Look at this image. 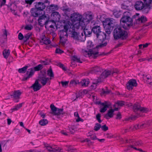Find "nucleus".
Instances as JSON below:
<instances>
[{
  "mask_svg": "<svg viewBox=\"0 0 152 152\" xmlns=\"http://www.w3.org/2000/svg\"><path fill=\"white\" fill-rule=\"evenodd\" d=\"M18 38L20 40H21L23 39V40H24V37L22 34L21 33H19L18 34Z\"/></svg>",
  "mask_w": 152,
  "mask_h": 152,
  "instance_id": "53",
  "label": "nucleus"
},
{
  "mask_svg": "<svg viewBox=\"0 0 152 152\" xmlns=\"http://www.w3.org/2000/svg\"><path fill=\"white\" fill-rule=\"evenodd\" d=\"M3 36L4 39H6L7 36V31L6 29H3Z\"/></svg>",
  "mask_w": 152,
  "mask_h": 152,
  "instance_id": "49",
  "label": "nucleus"
},
{
  "mask_svg": "<svg viewBox=\"0 0 152 152\" xmlns=\"http://www.w3.org/2000/svg\"><path fill=\"white\" fill-rule=\"evenodd\" d=\"M102 69L99 66H96L92 67L90 70V72L92 74H97L101 72Z\"/></svg>",
  "mask_w": 152,
  "mask_h": 152,
  "instance_id": "24",
  "label": "nucleus"
},
{
  "mask_svg": "<svg viewBox=\"0 0 152 152\" xmlns=\"http://www.w3.org/2000/svg\"><path fill=\"white\" fill-rule=\"evenodd\" d=\"M93 15L92 14H88L86 15L85 18H83V21L85 23V26L93 19Z\"/></svg>",
  "mask_w": 152,
  "mask_h": 152,
  "instance_id": "23",
  "label": "nucleus"
},
{
  "mask_svg": "<svg viewBox=\"0 0 152 152\" xmlns=\"http://www.w3.org/2000/svg\"><path fill=\"white\" fill-rule=\"evenodd\" d=\"M121 118V114L120 113H118L117 114L116 119H120Z\"/></svg>",
  "mask_w": 152,
  "mask_h": 152,
  "instance_id": "61",
  "label": "nucleus"
},
{
  "mask_svg": "<svg viewBox=\"0 0 152 152\" xmlns=\"http://www.w3.org/2000/svg\"><path fill=\"white\" fill-rule=\"evenodd\" d=\"M10 51L9 50H4L3 52V54L4 57L6 58H7L10 55Z\"/></svg>",
  "mask_w": 152,
  "mask_h": 152,
  "instance_id": "35",
  "label": "nucleus"
},
{
  "mask_svg": "<svg viewBox=\"0 0 152 152\" xmlns=\"http://www.w3.org/2000/svg\"><path fill=\"white\" fill-rule=\"evenodd\" d=\"M50 80L49 78L46 77L45 72H43L39 74L38 80L44 86L46 85L47 82Z\"/></svg>",
  "mask_w": 152,
  "mask_h": 152,
  "instance_id": "11",
  "label": "nucleus"
},
{
  "mask_svg": "<svg viewBox=\"0 0 152 152\" xmlns=\"http://www.w3.org/2000/svg\"><path fill=\"white\" fill-rule=\"evenodd\" d=\"M137 86L136 80L132 79L129 80L126 84V87L127 89L132 90L134 87H136Z\"/></svg>",
  "mask_w": 152,
  "mask_h": 152,
  "instance_id": "15",
  "label": "nucleus"
},
{
  "mask_svg": "<svg viewBox=\"0 0 152 152\" xmlns=\"http://www.w3.org/2000/svg\"><path fill=\"white\" fill-rule=\"evenodd\" d=\"M50 35L52 36V38L53 39L56 36V34L54 32H53L50 33Z\"/></svg>",
  "mask_w": 152,
  "mask_h": 152,
  "instance_id": "64",
  "label": "nucleus"
},
{
  "mask_svg": "<svg viewBox=\"0 0 152 152\" xmlns=\"http://www.w3.org/2000/svg\"><path fill=\"white\" fill-rule=\"evenodd\" d=\"M31 34L30 33H28L24 35V41L26 42L28 40L30 37Z\"/></svg>",
  "mask_w": 152,
  "mask_h": 152,
  "instance_id": "46",
  "label": "nucleus"
},
{
  "mask_svg": "<svg viewBox=\"0 0 152 152\" xmlns=\"http://www.w3.org/2000/svg\"><path fill=\"white\" fill-rule=\"evenodd\" d=\"M71 20L73 21V27L77 29L81 27L83 28L85 27V23L83 21V16L78 13H74L71 15L70 17Z\"/></svg>",
  "mask_w": 152,
  "mask_h": 152,
  "instance_id": "1",
  "label": "nucleus"
},
{
  "mask_svg": "<svg viewBox=\"0 0 152 152\" xmlns=\"http://www.w3.org/2000/svg\"><path fill=\"white\" fill-rule=\"evenodd\" d=\"M82 93L80 92H78L77 94L76 95V99L74 100V101L76 100V99L82 96Z\"/></svg>",
  "mask_w": 152,
  "mask_h": 152,
  "instance_id": "56",
  "label": "nucleus"
},
{
  "mask_svg": "<svg viewBox=\"0 0 152 152\" xmlns=\"http://www.w3.org/2000/svg\"><path fill=\"white\" fill-rule=\"evenodd\" d=\"M147 21V19L146 17L142 15L136 20V23L137 24H140V23H144Z\"/></svg>",
  "mask_w": 152,
  "mask_h": 152,
  "instance_id": "31",
  "label": "nucleus"
},
{
  "mask_svg": "<svg viewBox=\"0 0 152 152\" xmlns=\"http://www.w3.org/2000/svg\"><path fill=\"white\" fill-rule=\"evenodd\" d=\"M127 35V32L122 29L121 27H118L114 30L113 36L115 39H126Z\"/></svg>",
  "mask_w": 152,
  "mask_h": 152,
  "instance_id": "4",
  "label": "nucleus"
},
{
  "mask_svg": "<svg viewBox=\"0 0 152 152\" xmlns=\"http://www.w3.org/2000/svg\"><path fill=\"white\" fill-rule=\"evenodd\" d=\"M49 18L48 16L43 15L39 17L38 20L39 24L41 26H43L45 25V27L48 26V23H50L49 21Z\"/></svg>",
  "mask_w": 152,
  "mask_h": 152,
  "instance_id": "9",
  "label": "nucleus"
},
{
  "mask_svg": "<svg viewBox=\"0 0 152 152\" xmlns=\"http://www.w3.org/2000/svg\"><path fill=\"white\" fill-rule=\"evenodd\" d=\"M6 0H0V6L1 7L4 5L6 3Z\"/></svg>",
  "mask_w": 152,
  "mask_h": 152,
  "instance_id": "60",
  "label": "nucleus"
},
{
  "mask_svg": "<svg viewBox=\"0 0 152 152\" xmlns=\"http://www.w3.org/2000/svg\"><path fill=\"white\" fill-rule=\"evenodd\" d=\"M72 59L74 61L77 62L81 63V62L80 61V58H77V56L74 55L72 56Z\"/></svg>",
  "mask_w": 152,
  "mask_h": 152,
  "instance_id": "44",
  "label": "nucleus"
},
{
  "mask_svg": "<svg viewBox=\"0 0 152 152\" xmlns=\"http://www.w3.org/2000/svg\"><path fill=\"white\" fill-rule=\"evenodd\" d=\"M51 16L56 21H59L61 17L59 12H52L51 14Z\"/></svg>",
  "mask_w": 152,
  "mask_h": 152,
  "instance_id": "25",
  "label": "nucleus"
},
{
  "mask_svg": "<svg viewBox=\"0 0 152 152\" xmlns=\"http://www.w3.org/2000/svg\"><path fill=\"white\" fill-rule=\"evenodd\" d=\"M87 32V31H85L84 33V34H83V32L81 33L80 35H79V34L77 39L76 40L80 42L84 41L86 39V35L87 34H86Z\"/></svg>",
  "mask_w": 152,
  "mask_h": 152,
  "instance_id": "22",
  "label": "nucleus"
},
{
  "mask_svg": "<svg viewBox=\"0 0 152 152\" xmlns=\"http://www.w3.org/2000/svg\"><path fill=\"white\" fill-rule=\"evenodd\" d=\"M72 27H73L72 24L69 22H67L64 26V29L60 31L59 34L60 41L63 43L64 44L66 41L68 34L71 31V30H72Z\"/></svg>",
  "mask_w": 152,
  "mask_h": 152,
  "instance_id": "2",
  "label": "nucleus"
},
{
  "mask_svg": "<svg viewBox=\"0 0 152 152\" xmlns=\"http://www.w3.org/2000/svg\"><path fill=\"white\" fill-rule=\"evenodd\" d=\"M88 50V51L84 50H82V53L85 56H88L91 58H95L99 55L98 52L96 51L95 49Z\"/></svg>",
  "mask_w": 152,
  "mask_h": 152,
  "instance_id": "8",
  "label": "nucleus"
},
{
  "mask_svg": "<svg viewBox=\"0 0 152 152\" xmlns=\"http://www.w3.org/2000/svg\"><path fill=\"white\" fill-rule=\"evenodd\" d=\"M21 94V93L19 90L15 91H12L10 96L13 98V100L16 103L19 102V99L20 98V96Z\"/></svg>",
  "mask_w": 152,
  "mask_h": 152,
  "instance_id": "12",
  "label": "nucleus"
},
{
  "mask_svg": "<svg viewBox=\"0 0 152 152\" xmlns=\"http://www.w3.org/2000/svg\"><path fill=\"white\" fill-rule=\"evenodd\" d=\"M118 110V108L115 107L114 109L109 110L107 114L104 116V118L106 119H108L109 118L113 117L114 114L113 113L115 111H117Z\"/></svg>",
  "mask_w": 152,
  "mask_h": 152,
  "instance_id": "19",
  "label": "nucleus"
},
{
  "mask_svg": "<svg viewBox=\"0 0 152 152\" xmlns=\"http://www.w3.org/2000/svg\"><path fill=\"white\" fill-rule=\"evenodd\" d=\"M112 72L109 70H104L101 75V77L102 78H105L107 77L109 75H111Z\"/></svg>",
  "mask_w": 152,
  "mask_h": 152,
  "instance_id": "28",
  "label": "nucleus"
},
{
  "mask_svg": "<svg viewBox=\"0 0 152 152\" xmlns=\"http://www.w3.org/2000/svg\"><path fill=\"white\" fill-rule=\"evenodd\" d=\"M33 28V27L31 25H28L26 26L25 27V29L26 30H30L32 29Z\"/></svg>",
  "mask_w": 152,
  "mask_h": 152,
  "instance_id": "51",
  "label": "nucleus"
},
{
  "mask_svg": "<svg viewBox=\"0 0 152 152\" xmlns=\"http://www.w3.org/2000/svg\"><path fill=\"white\" fill-rule=\"evenodd\" d=\"M125 102H124L122 101H119L117 102L114 105V107H115L117 106H122L124 105H125Z\"/></svg>",
  "mask_w": 152,
  "mask_h": 152,
  "instance_id": "38",
  "label": "nucleus"
},
{
  "mask_svg": "<svg viewBox=\"0 0 152 152\" xmlns=\"http://www.w3.org/2000/svg\"><path fill=\"white\" fill-rule=\"evenodd\" d=\"M48 123V121L47 119H44L42 120H40L39 122V124L41 126H45Z\"/></svg>",
  "mask_w": 152,
  "mask_h": 152,
  "instance_id": "37",
  "label": "nucleus"
},
{
  "mask_svg": "<svg viewBox=\"0 0 152 152\" xmlns=\"http://www.w3.org/2000/svg\"><path fill=\"white\" fill-rule=\"evenodd\" d=\"M101 116V114L99 113H98L96 115V119L98 120V122L99 123H100L102 122V121L100 119Z\"/></svg>",
  "mask_w": 152,
  "mask_h": 152,
  "instance_id": "50",
  "label": "nucleus"
},
{
  "mask_svg": "<svg viewBox=\"0 0 152 152\" xmlns=\"http://www.w3.org/2000/svg\"><path fill=\"white\" fill-rule=\"evenodd\" d=\"M35 7L38 10L42 11L45 8L46 6L44 3L39 2L36 4Z\"/></svg>",
  "mask_w": 152,
  "mask_h": 152,
  "instance_id": "29",
  "label": "nucleus"
},
{
  "mask_svg": "<svg viewBox=\"0 0 152 152\" xmlns=\"http://www.w3.org/2000/svg\"><path fill=\"white\" fill-rule=\"evenodd\" d=\"M107 137L108 138H116V137H115L113 135L110 134H107Z\"/></svg>",
  "mask_w": 152,
  "mask_h": 152,
  "instance_id": "62",
  "label": "nucleus"
},
{
  "mask_svg": "<svg viewBox=\"0 0 152 152\" xmlns=\"http://www.w3.org/2000/svg\"><path fill=\"white\" fill-rule=\"evenodd\" d=\"M69 81H61V83L63 87H65L68 86L69 83Z\"/></svg>",
  "mask_w": 152,
  "mask_h": 152,
  "instance_id": "52",
  "label": "nucleus"
},
{
  "mask_svg": "<svg viewBox=\"0 0 152 152\" xmlns=\"http://www.w3.org/2000/svg\"><path fill=\"white\" fill-rule=\"evenodd\" d=\"M101 128V125L98 123H96L94 127V130L96 131H98Z\"/></svg>",
  "mask_w": 152,
  "mask_h": 152,
  "instance_id": "47",
  "label": "nucleus"
},
{
  "mask_svg": "<svg viewBox=\"0 0 152 152\" xmlns=\"http://www.w3.org/2000/svg\"><path fill=\"white\" fill-rule=\"evenodd\" d=\"M99 83V81L98 80L94 82L93 83V84L91 85V87L93 89H95L98 83Z\"/></svg>",
  "mask_w": 152,
  "mask_h": 152,
  "instance_id": "43",
  "label": "nucleus"
},
{
  "mask_svg": "<svg viewBox=\"0 0 152 152\" xmlns=\"http://www.w3.org/2000/svg\"><path fill=\"white\" fill-rule=\"evenodd\" d=\"M45 147L48 151L50 152H60L61 149L56 145L51 146L49 145H45Z\"/></svg>",
  "mask_w": 152,
  "mask_h": 152,
  "instance_id": "18",
  "label": "nucleus"
},
{
  "mask_svg": "<svg viewBox=\"0 0 152 152\" xmlns=\"http://www.w3.org/2000/svg\"><path fill=\"white\" fill-rule=\"evenodd\" d=\"M113 21L110 18H107L103 22V25L105 32L108 34H110L113 27Z\"/></svg>",
  "mask_w": 152,
  "mask_h": 152,
  "instance_id": "6",
  "label": "nucleus"
},
{
  "mask_svg": "<svg viewBox=\"0 0 152 152\" xmlns=\"http://www.w3.org/2000/svg\"><path fill=\"white\" fill-rule=\"evenodd\" d=\"M33 88V90L34 91H37L39 90L41 88V86L40 84L39 83L38 80H36L34 83L31 86Z\"/></svg>",
  "mask_w": 152,
  "mask_h": 152,
  "instance_id": "27",
  "label": "nucleus"
},
{
  "mask_svg": "<svg viewBox=\"0 0 152 152\" xmlns=\"http://www.w3.org/2000/svg\"><path fill=\"white\" fill-rule=\"evenodd\" d=\"M58 9V6L56 4H52L46 8V10L49 12L57 10Z\"/></svg>",
  "mask_w": 152,
  "mask_h": 152,
  "instance_id": "20",
  "label": "nucleus"
},
{
  "mask_svg": "<svg viewBox=\"0 0 152 152\" xmlns=\"http://www.w3.org/2000/svg\"><path fill=\"white\" fill-rule=\"evenodd\" d=\"M134 111L135 112L140 111L142 112L146 113L150 111V110L146 108L141 107L139 104H135L133 107Z\"/></svg>",
  "mask_w": 152,
  "mask_h": 152,
  "instance_id": "13",
  "label": "nucleus"
},
{
  "mask_svg": "<svg viewBox=\"0 0 152 152\" xmlns=\"http://www.w3.org/2000/svg\"><path fill=\"white\" fill-rule=\"evenodd\" d=\"M35 70L33 68H31L28 69L26 72V73L23 79V81H26L31 77L34 75Z\"/></svg>",
  "mask_w": 152,
  "mask_h": 152,
  "instance_id": "16",
  "label": "nucleus"
},
{
  "mask_svg": "<svg viewBox=\"0 0 152 152\" xmlns=\"http://www.w3.org/2000/svg\"><path fill=\"white\" fill-rule=\"evenodd\" d=\"M144 4L145 6H146V8L147 10L146 11H145V12L147 13L150 10V8L149 7V5L152 2V0H143Z\"/></svg>",
  "mask_w": 152,
  "mask_h": 152,
  "instance_id": "32",
  "label": "nucleus"
},
{
  "mask_svg": "<svg viewBox=\"0 0 152 152\" xmlns=\"http://www.w3.org/2000/svg\"><path fill=\"white\" fill-rule=\"evenodd\" d=\"M139 124L140 129H142L145 128L146 125L144 124Z\"/></svg>",
  "mask_w": 152,
  "mask_h": 152,
  "instance_id": "59",
  "label": "nucleus"
},
{
  "mask_svg": "<svg viewBox=\"0 0 152 152\" xmlns=\"http://www.w3.org/2000/svg\"><path fill=\"white\" fill-rule=\"evenodd\" d=\"M92 32L99 39L102 41L105 40L106 38V34L101 31V27L99 26H94L92 29Z\"/></svg>",
  "mask_w": 152,
  "mask_h": 152,
  "instance_id": "5",
  "label": "nucleus"
},
{
  "mask_svg": "<svg viewBox=\"0 0 152 152\" xmlns=\"http://www.w3.org/2000/svg\"><path fill=\"white\" fill-rule=\"evenodd\" d=\"M41 39L40 43L41 45L44 44L47 45L50 43V41L48 38H46L45 35L42 36L41 37Z\"/></svg>",
  "mask_w": 152,
  "mask_h": 152,
  "instance_id": "21",
  "label": "nucleus"
},
{
  "mask_svg": "<svg viewBox=\"0 0 152 152\" xmlns=\"http://www.w3.org/2000/svg\"><path fill=\"white\" fill-rule=\"evenodd\" d=\"M101 128L102 130L104 131H106L108 129V127L106 125H104L101 126Z\"/></svg>",
  "mask_w": 152,
  "mask_h": 152,
  "instance_id": "54",
  "label": "nucleus"
},
{
  "mask_svg": "<svg viewBox=\"0 0 152 152\" xmlns=\"http://www.w3.org/2000/svg\"><path fill=\"white\" fill-rule=\"evenodd\" d=\"M100 112L102 113L105 112L107 110L108 108L110 106V103L106 101L100 103Z\"/></svg>",
  "mask_w": 152,
  "mask_h": 152,
  "instance_id": "17",
  "label": "nucleus"
},
{
  "mask_svg": "<svg viewBox=\"0 0 152 152\" xmlns=\"http://www.w3.org/2000/svg\"><path fill=\"white\" fill-rule=\"evenodd\" d=\"M28 67L27 66H25L24 67L18 69V71L20 73H25Z\"/></svg>",
  "mask_w": 152,
  "mask_h": 152,
  "instance_id": "39",
  "label": "nucleus"
},
{
  "mask_svg": "<svg viewBox=\"0 0 152 152\" xmlns=\"http://www.w3.org/2000/svg\"><path fill=\"white\" fill-rule=\"evenodd\" d=\"M93 45L92 44V42L91 41H88L87 42V48L88 49H91V48L93 47Z\"/></svg>",
  "mask_w": 152,
  "mask_h": 152,
  "instance_id": "42",
  "label": "nucleus"
},
{
  "mask_svg": "<svg viewBox=\"0 0 152 152\" xmlns=\"http://www.w3.org/2000/svg\"><path fill=\"white\" fill-rule=\"evenodd\" d=\"M31 13L32 15L35 17H38L40 14L39 10L37 9H32Z\"/></svg>",
  "mask_w": 152,
  "mask_h": 152,
  "instance_id": "33",
  "label": "nucleus"
},
{
  "mask_svg": "<svg viewBox=\"0 0 152 152\" xmlns=\"http://www.w3.org/2000/svg\"><path fill=\"white\" fill-rule=\"evenodd\" d=\"M89 82L88 79H84L79 82L78 80H73L70 82V84L76 85L77 84L83 86H87L89 84Z\"/></svg>",
  "mask_w": 152,
  "mask_h": 152,
  "instance_id": "14",
  "label": "nucleus"
},
{
  "mask_svg": "<svg viewBox=\"0 0 152 152\" xmlns=\"http://www.w3.org/2000/svg\"><path fill=\"white\" fill-rule=\"evenodd\" d=\"M23 103L19 104L15 106L14 108L12 109V112H13L14 111L18 110L19 108L22 107V104Z\"/></svg>",
  "mask_w": 152,
  "mask_h": 152,
  "instance_id": "36",
  "label": "nucleus"
},
{
  "mask_svg": "<svg viewBox=\"0 0 152 152\" xmlns=\"http://www.w3.org/2000/svg\"><path fill=\"white\" fill-rule=\"evenodd\" d=\"M134 7L137 10H143L144 12L145 11H147L146 6H145L144 3L141 1H136L135 3Z\"/></svg>",
  "mask_w": 152,
  "mask_h": 152,
  "instance_id": "10",
  "label": "nucleus"
},
{
  "mask_svg": "<svg viewBox=\"0 0 152 152\" xmlns=\"http://www.w3.org/2000/svg\"><path fill=\"white\" fill-rule=\"evenodd\" d=\"M34 1V0H26L25 1L26 3L28 4H31Z\"/></svg>",
  "mask_w": 152,
  "mask_h": 152,
  "instance_id": "63",
  "label": "nucleus"
},
{
  "mask_svg": "<svg viewBox=\"0 0 152 152\" xmlns=\"http://www.w3.org/2000/svg\"><path fill=\"white\" fill-rule=\"evenodd\" d=\"M146 80L147 83L150 84L152 81V77L149 76L147 75L145 76V80Z\"/></svg>",
  "mask_w": 152,
  "mask_h": 152,
  "instance_id": "41",
  "label": "nucleus"
},
{
  "mask_svg": "<svg viewBox=\"0 0 152 152\" xmlns=\"http://www.w3.org/2000/svg\"><path fill=\"white\" fill-rule=\"evenodd\" d=\"M111 91L107 89L106 90H104V89L102 90V93L103 94H109L111 92Z\"/></svg>",
  "mask_w": 152,
  "mask_h": 152,
  "instance_id": "55",
  "label": "nucleus"
},
{
  "mask_svg": "<svg viewBox=\"0 0 152 152\" xmlns=\"http://www.w3.org/2000/svg\"><path fill=\"white\" fill-rule=\"evenodd\" d=\"M63 52V51L59 48H56V53H57L61 54Z\"/></svg>",
  "mask_w": 152,
  "mask_h": 152,
  "instance_id": "58",
  "label": "nucleus"
},
{
  "mask_svg": "<svg viewBox=\"0 0 152 152\" xmlns=\"http://www.w3.org/2000/svg\"><path fill=\"white\" fill-rule=\"evenodd\" d=\"M73 28V27H72V30H71V31L68 33V34L71 37L75 39L76 40L77 39L79 34L75 32Z\"/></svg>",
  "mask_w": 152,
  "mask_h": 152,
  "instance_id": "26",
  "label": "nucleus"
},
{
  "mask_svg": "<svg viewBox=\"0 0 152 152\" xmlns=\"http://www.w3.org/2000/svg\"><path fill=\"white\" fill-rule=\"evenodd\" d=\"M64 113L63 112V109H58L53 114V115H56L58 118H59V116L61 115L62 116V115Z\"/></svg>",
  "mask_w": 152,
  "mask_h": 152,
  "instance_id": "30",
  "label": "nucleus"
},
{
  "mask_svg": "<svg viewBox=\"0 0 152 152\" xmlns=\"http://www.w3.org/2000/svg\"><path fill=\"white\" fill-rule=\"evenodd\" d=\"M47 74L50 77L49 78L50 80L52 79L54 77V74L51 67L48 70Z\"/></svg>",
  "mask_w": 152,
  "mask_h": 152,
  "instance_id": "34",
  "label": "nucleus"
},
{
  "mask_svg": "<svg viewBox=\"0 0 152 152\" xmlns=\"http://www.w3.org/2000/svg\"><path fill=\"white\" fill-rule=\"evenodd\" d=\"M50 107L52 111V112L51 113L52 114H53L54 112L56 111L58 109L54 106L53 104H51Z\"/></svg>",
  "mask_w": 152,
  "mask_h": 152,
  "instance_id": "45",
  "label": "nucleus"
},
{
  "mask_svg": "<svg viewBox=\"0 0 152 152\" xmlns=\"http://www.w3.org/2000/svg\"><path fill=\"white\" fill-rule=\"evenodd\" d=\"M132 126H130L129 128V129H124V133H126L128 132H129L130 131H132L133 130V129H132Z\"/></svg>",
  "mask_w": 152,
  "mask_h": 152,
  "instance_id": "57",
  "label": "nucleus"
},
{
  "mask_svg": "<svg viewBox=\"0 0 152 152\" xmlns=\"http://www.w3.org/2000/svg\"><path fill=\"white\" fill-rule=\"evenodd\" d=\"M129 15L128 12H124L120 20V26L125 29H128L132 25V20L129 16Z\"/></svg>",
  "mask_w": 152,
  "mask_h": 152,
  "instance_id": "3",
  "label": "nucleus"
},
{
  "mask_svg": "<svg viewBox=\"0 0 152 152\" xmlns=\"http://www.w3.org/2000/svg\"><path fill=\"white\" fill-rule=\"evenodd\" d=\"M124 139L126 141V143L131 144V145L127 146V151L130 150L132 149L137 150V148L135 146H140L142 144V143L141 141H134L130 139H126L125 138Z\"/></svg>",
  "mask_w": 152,
  "mask_h": 152,
  "instance_id": "7",
  "label": "nucleus"
},
{
  "mask_svg": "<svg viewBox=\"0 0 152 152\" xmlns=\"http://www.w3.org/2000/svg\"><path fill=\"white\" fill-rule=\"evenodd\" d=\"M43 68L42 65L41 64L38 65V66L34 67V70L35 71H38L41 69Z\"/></svg>",
  "mask_w": 152,
  "mask_h": 152,
  "instance_id": "40",
  "label": "nucleus"
},
{
  "mask_svg": "<svg viewBox=\"0 0 152 152\" xmlns=\"http://www.w3.org/2000/svg\"><path fill=\"white\" fill-rule=\"evenodd\" d=\"M107 45V43L105 42L103 43H102L101 44H100L99 45H98V46H97L96 47L97 48H103L104 47L106 46Z\"/></svg>",
  "mask_w": 152,
  "mask_h": 152,
  "instance_id": "48",
  "label": "nucleus"
}]
</instances>
